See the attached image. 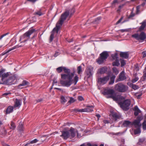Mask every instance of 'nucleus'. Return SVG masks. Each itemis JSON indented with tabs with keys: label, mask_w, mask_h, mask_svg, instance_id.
I'll return each mask as SVG.
<instances>
[{
	"label": "nucleus",
	"mask_w": 146,
	"mask_h": 146,
	"mask_svg": "<svg viewBox=\"0 0 146 146\" xmlns=\"http://www.w3.org/2000/svg\"><path fill=\"white\" fill-rule=\"evenodd\" d=\"M112 116L115 120H116L117 119L119 118L120 117L116 113L113 114Z\"/></svg>",
	"instance_id": "nucleus-32"
},
{
	"label": "nucleus",
	"mask_w": 146,
	"mask_h": 146,
	"mask_svg": "<svg viewBox=\"0 0 146 146\" xmlns=\"http://www.w3.org/2000/svg\"><path fill=\"white\" fill-rule=\"evenodd\" d=\"M18 130L20 131H21L23 130V126L22 123H20V124L18 127Z\"/></svg>",
	"instance_id": "nucleus-29"
},
{
	"label": "nucleus",
	"mask_w": 146,
	"mask_h": 146,
	"mask_svg": "<svg viewBox=\"0 0 146 146\" xmlns=\"http://www.w3.org/2000/svg\"><path fill=\"white\" fill-rule=\"evenodd\" d=\"M82 72V70L81 66H79L77 68L78 73H80Z\"/></svg>",
	"instance_id": "nucleus-41"
},
{
	"label": "nucleus",
	"mask_w": 146,
	"mask_h": 146,
	"mask_svg": "<svg viewBox=\"0 0 146 146\" xmlns=\"http://www.w3.org/2000/svg\"><path fill=\"white\" fill-rule=\"evenodd\" d=\"M100 56L97 59V62L100 64L103 63L109 56L108 54L107 51H104L100 54Z\"/></svg>",
	"instance_id": "nucleus-6"
},
{
	"label": "nucleus",
	"mask_w": 146,
	"mask_h": 146,
	"mask_svg": "<svg viewBox=\"0 0 146 146\" xmlns=\"http://www.w3.org/2000/svg\"><path fill=\"white\" fill-rule=\"evenodd\" d=\"M79 111V112H86V108L82 109H80V110Z\"/></svg>",
	"instance_id": "nucleus-55"
},
{
	"label": "nucleus",
	"mask_w": 146,
	"mask_h": 146,
	"mask_svg": "<svg viewBox=\"0 0 146 146\" xmlns=\"http://www.w3.org/2000/svg\"><path fill=\"white\" fill-rule=\"evenodd\" d=\"M139 78L137 77H135V78L133 79L132 80V82L133 83H135L138 80Z\"/></svg>",
	"instance_id": "nucleus-46"
},
{
	"label": "nucleus",
	"mask_w": 146,
	"mask_h": 146,
	"mask_svg": "<svg viewBox=\"0 0 146 146\" xmlns=\"http://www.w3.org/2000/svg\"><path fill=\"white\" fill-rule=\"evenodd\" d=\"M75 11L74 7L70 8L69 9H66L65 12L62 14L61 18L59 21L56 24V27H55L51 32L50 36V40L51 41L53 40L54 35L56 36L58 33V31L61 27L63 22L69 15H70L73 14Z\"/></svg>",
	"instance_id": "nucleus-1"
},
{
	"label": "nucleus",
	"mask_w": 146,
	"mask_h": 146,
	"mask_svg": "<svg viewBox=\"0 0 146 146\" xmlns=\"http://www.w3.org/2000/svg\"><path fill=\"white\" fill-rule=\"evenodd\" d=\"M6 71L5 69L2 68H0V73H3Z\"/></svg>",
	"instance_id": "nucleus-50"
},
{
	"label": "nucleus",
	"mask_w": 146,
	"mask_h": 146,
	"mask_svg": "<svg viewBox=\"0 0 146 146\" xmlns=\"http://www.w3.org/2000/svg\"><path fill=\"white\" fill-rule=\"evenodd\" d=\"M70 70L73 72V73H75V69L74 68H71Z\"/></svg>",
	"instance_id": "nucleus-61"
},
{
	"label": "nucleus",
	"mask_w": 146,
	"mask_h": 146,
	"mask_svg": "<svg viewBox=\"0 0 146 146\" xmlns=\"http://www.w3.org/2000/svg\"><path fill=\"white\" fill-rule=\"evenodd\" d=\"M130 86L134 90L137 89L139 88L138 86L133 84H131L130 85Z\"/></svg>",
	"instance_id": "nucleus-34"
},
{
	"label": "nucleus",
	"mask_w": 146,
	"mask_h": 146,
	"mask_svg": "<svg viewBox=\"0 0 146 146\" xmlns=\"http://www.w3.org/2000/svg\"><path fill=\"white\" fill-rule=\"evenodd\" d=\"M132 123V125H134L136 127H139L141 125H140V122L137 119L135 120Z\"/></svg>",
	"instance_id": "nucleus-19"
},
{
	"label": "nucleus",
	"mask_w": 146,
	"mask_h": 146,
	"mask_svg": "<svg viewBox=\"0 0 146 146\" xmlns=\"http://www.w3.org/2000/svg\"><path fill=\"white\" fill-rule=\"evenodd\" d=\"M110 78V74H109L107 76L103 77L100 78H98V82L100 83L101 84H106L109 80Z\"/></svg>",
	"instance_id": "nucleus-9"
},
{
	"label": "nucleus",
	"mask_w": 146,
	"mask_h": 146,
	"mask_svg": "<svg viewBox=\"0 0 146 146\" xmlns=\"http://www.w3.org/2000/svg\"><path fill=\"white\" fill-rule=\"evenodd\" d=\"M115 89L118 92L124 93L128 90V87L127 86L122 83H119L115 85Z\"/></svg>",
	"instance_id": "nucleus-4"
},
{
	"label": "nucleus",
	"mask_w": 146,
	"mask_h": 146,
	"mask_svg": "<svg viewBox=\"0 0 146 146\" xmlns=\"http://www.w3.org/2000/svg\"><path fill=\"white\" fill-rule=\"evenodd\" d=\"M128 30L127 29H121L120 30V31L121 32L123 33L125 31H127Z\"/></svg>",
	"instance_id": "nucleus-64"
},
{
	"label": "nucleus",
	"mask_w": 146,
	"mask_h": 146,
	"mask_svg": "<svg viewBox=\"0 0 146 146\" xmlns=\"http://www.w3.org/2000/svg\"><path fill=\"white\" fill-rule=\"evenodd\" d=\"M143 58H144L146 56V51L143 52L142 53Z\"/></svg>",
	"instance_id": "nucleus-59"
},
{
	"label": "nucleus",
	"mask_w": 146,
	"mask_h": 146,
	"mask_svg": "<svg viewBox=\"0 0 146 146\" xmlns=\"http://www.w3.org/2000/svg\"><path fill=\"white\" fill-rule=\"evenodd\" d=\"M86 108V112H89L93 111V109L94 107L93 106H87Z\"/></svg>",
	"instance_id": "nucleus-24"
},
{
	"label": "nucleus",
	"mask_w": 146,
	"mask_h": 146,
	"mask_svg": "<svg viewBox=\"0 0 146 146\" xmlns=\"http://www.w3.org/2000/svg\"><path fill=\"white\" fill-rule=\"evenodd\" d=\"M113 66H118L120 65L119 61V59L115 60V61L113 62Z\"/></svg>",
	"instance_id": "nucleus-26"
},
{
	"label": "nucleus",
	"mask_w": 146,
	"mask_h": 146,
	"mask_svg": "<svg viewBox=\"0 0 146 146\" xmlns=\"http://www.w3.org/2000/svg\"><path fill=\"white\" fill-rule=\"evenodd\" d=\"M60 54V53L58 51L56 52L54 54V57H56L58 56Z\"/></svg>",
	"instance_id": "nucleus-53"
},
{
	"label": "nucleus",
	"mask_w": 146,
	"mask_h": 146,
	"mask_svg": "<svg viewBox=\"0 0 146 146\" xmlns=\"http://www.w3.org/2000/svg\"><path fill=\"white\" fill-rule=\"evenodd\" d=\"M39 141V140H38L36 139H35L34 140L30 141V143L31 144L37 142L38 141Z\"/></svg>",
	"instance_id": "nucleus-44"
},
{
	"label": "nucleus",
	"mask_w": 146,
	"mask_h": 146,
	"mask_svg": "<svg viewBox=\"0 0 146 146\" xmlns=\"http://www.w3.org/2000/svg\"><path fill=\"white\" fill-rule=\"evenodd\" d=\"M119 61L120 62L121 66V67H123L126 64V62L125 60L122 59H119Z\"/></svg>",
	"instance_id": "nucleus-31"
},
{
	"label": "nucleus",
	"mask_w": 146,
	"mask_h": 146,
	"mask_svg": "<svg viewBox=\"0 0 146 146\" xmlns=\"http://www.w3.org/2000/svg\"><path fill=\"white\" fill-rule=\"evenodd\" d=\"M143 118V116L142 115H140L138 116L137 117V120H138L140 122Z\"/></svg>",
	"instance_id": "nucleus-35"
},
{
	"label": "nucleus",
	"mask_w": 146,
	"mask_h": 146,
	"mask_svg": "<svg viewBox=\"0 0 146 146\" xmlns=\"http://www.w3.org/2000/svg\"><path fill=\"white\" fill-rule=\"evenodd\" d=\"M14 108L13 106H9L5 111V114H7L12 112L13 111Z\"/></svg>",
	"instance_id": "nucleus-14"
},
{
	"label": "nucleus",
	"mask_w": 146,
	"mask_h": 146,
	"mask_svg": "<svg viewBox=\"0 0 146 146\" xmlns=\"http://www.w3.org/2000/svg\"><path fill=\"white\" fill-rule=\"evenodd\" d=\"M9 76V74H0V77L2 81L5 82V78Z\"/></svg>",
	"instance_id": "nucleus-17"
},
{
	"label": "nucleus",
	"mask_w": 146,
	"mask_h": 146,
	"mask_svg": "<svg viewBox=\"0 0 146 146\" xmlns=\"http://www.w3.org/2000/svg\"><path fill=\"white\" fill-rule=\"evenodd\" d=\"M22 100L20 99H16L15 102L14 108H19L21 105Z\"/></svg>",
	"instance_id": "nucleus-13"
},
{
	"label": "nucleus",
	"mask_w": 146,
	"mask_h": 146,
	"mask_svg": "<svg viewBox=\"0 0 146 146\" xmlns=\"http://www.w3.org/2000/svg\"><path fill=\"white\" fill-rule=\"evenodd\" d=\"M35 31V30L34 29L29 30L28 31L26 32L23 35L20 36V41H21L22 40H23L21 42H25L29 38L30 36Z\"/></svg>",
	"instance_id": "nucleus-5"
},
{
	"label": "nucleus",
	"mask_w": 146,
	"mask_h": 146,
	"mask_svg": "<svg viewBox=\"0 0 146 146\" xmlns=\"http://www.w3.org/2000/svg\"><path fill=\"white\" fill-rule=\"evenodd\" d=\"M142 127L143 129L144 130H146V122H145V121H144L143 123Z\"/></svg>",
	"instance_id": "nucleus-42"
},
{
	"label": "nucleus",
	"mask_w": 146,
	"mask_h": 146,
	"mask_svg": "<svg viewBox=\"0 0 146 146\" xmlns=\"http://www.w3.org/2000/svg\"><path fill=\"white\" fill-rule=\"evenodd\" d=\"M105 94L108 96L107 97V98H111L115 101H120L124 99V98L120 95L114 96L113 95L114 93V91L113 89H107L104 91Z\"/></svg>",
	"instance_id": "nucleus-3"
},
{
	"label": "nucleus",
	"mask_w": 146,
	"mask_h": 146,
	"mask_svg": "<svg viewBox=\"0 0 146 146\" xmlns=\"http://www.w3.org/2000/svg\"><path fill=\"white\" fill-rule=\"evenodd\" d=\"M61 102L63 103L64 104L66 101V100L64 96H62L61 97Z\"/></svg>",
	"instance_id": "nucleus-40"
},
{
	"label": "nucleus",
	"mask_w": 146,
	"mask_h": 146,
	"mask_svg": "<svg viewBox=\"0 0 146 146\" xmlns=\"http://www.w3.org/2000/svg\"><path fill=\"white\" fill-rule=\"evenodd\" d=\"M146 25V23L145 21H144L142 23V25L140 27V30H143L145 28Z\"/></svg>",
	"instance_id": "nucleus-30"
},
{
	"label": "nucleus",
	"mask_w": 146,
	"mask_h": 146,
	"mask_svg": "<svg viewBox=\"0 0 146 146\" xmlns=\"http://www.w3.org/2000/svg\"><path fill=\"white\" fill-rule=\"evenodd\" d=\"M134 111H135L134 115L135 116H137L139 113L141 112V111L139 109L137 106H135L134 107Z\"/></svg>",
	"instance_id": "nucleus-15"
},
{
	"label": "nucleus",
	"mask_w": 146,
	"mask_h": 146,
	"mask_svg": "<svg viewBox=\"0 0 146 146\" xmlns=\"http://www.w3.org/2000/svg\"><path fill=\"white\" fill-rule=\"evenodd\" d=\"M140 131L139 129H137L134 131V134H137L140 133Z\"/></svg>",
	"instance_id": "nucleus-48"
},
{
	"label": "nucleus",
	"mask_w": 146,
	"mask_h": 146,
	"mask_svg": "<svg viewBox=\"0 0 146 146\" xmlns=\"http://www.w3.org/2000/svg\"><path fill=\"white\" fill-rule=\"evenodd\" d=\"M75 101V100L72 98L71 97L70 100L68 101V102L70 103H73Z\"/></svg>",
	"instance_id": "nucleus-49"
},
{
	"label": "nucleus",
	"mask_w": 146,
	"mask_h": 146,
	"mask_svg": "<svg viewBox=\"0 0 146 146\" xmlns=\"http://www.w3.org/2000/svg\"><path fill=\"white\" fill-rule=\"evenodd\" d=\"M107 68L106 67H102L98 70V73H105L107 72Z\"/></svg>",
	"instance_id": "nucleus-18"
},
{
	"label": "nucleus",
	"mask_w": 146,
	"mask_h": 146,
	"mask_svg": "<svg viewBox=\"0 0 146 146\" xmlns=\"http://www.w3.org/2000/svg\"><path fill=\"white\" fill-rule=\"evenodd\" d=\"M131 36L139 41L143 40L146 38L145 34L143 32H141L140 34L138 33L132 35Z\"/></svg>",
	"instance_id": "nucleus-8"
},
{
	"label": "nucleus",
	"mask_w": 146,
	"mask_h": 146,
	"mask_svg": "<svg viewBox=\"0 0 146 146\" xmlns=\"http://www.w3.org/2000/svg\"><path fill=\"white\" fill-rule=\"evenodd\" d=\"M140 7V6H138L136 7V13L138 14L139 11V9Z\"/></svg>",
	"instance_id": "nucleus-52"
},
{
	"label": "nucleus",
	"mask_w": 146,
	"mask_h": 146,
	"mask_svg": "<svg viewBox=\"0 0 146 146\" xmlns=\"http://www.w3.org/2000/svg\"><path fill=\"white\" fill-rule=\"evenodd\" d=\"M111 56L113 59L114 60H116L117 59H119V58L117 56V53H115L114 54L111 55Z\"/></svg>",
	"instance_id": "nucleus-33"
},
{
	"label": "nucleus",
	"mask_w": 146,
	"mask_h": 146,
	"mask_svg": "<svg viewBox=\"0 0 146 146\" xmlns=\"http://www.w3.org/2000/svg\"><path fill=\"white\" fill-rule=\"evenodd\" d=\"M83 99V98L82 96H79L78 97V99L80 101H82Z\"/></svg>",
	"instance_id": "nucleus-58"
},
{
	"label": "nucleus",
	"mask_w": 146,
	"mask_h": 146,
	"mask_svg": "<svg viewBox=\"0 0 146 146\" xmlns=\"http://www.w3.org/2000/svg\"><path fill=\"white\" fill-rule=\"evenodd\" d=\"M93 68L91 66H90L88 68V73H92L93 72Z\"/></svg>",
	"instance_id": "nucleus-37"
},
{
	"label": "nucleus",
	"mask_w": 146,
	"mask_h": 146,
	"mask_svg": "<svg viewBox=\"0 0 146 146\" xmlns=\"http://www.w3.org/2000/svg\"><path fill=\"white\" fill-rule=\"evenodd\" d=\"M63 71L65 73H70V69L64 67H63Z\"/></svg>",
	"instance_id": "nucleus-27"
},
{
	"label": "nucleus",
	"mask_w": 146,
	"mask_h": 146,
	"mask_svg": "<svg viewBox=\"0 0 146 146\" xmlns=\"http://www.w3.org/2000/svg\"><path fill=\"white\" fill-rule=\"evenodd\" d=\"M62 134L60 135L64 139H66L70 137V133L68 131H61Z\"/></svg>",
	"instance_id": "nucleus-11"
},
{
	"label": "nucleus",
	"mask_w": 146,
	"mask_h": 146,
	"mask_svg": "<svg viewBox=\"0 0 146 146\" xmlns=\"http://www.w3.org/2000/svg\"><path fill=\"white\" fill-rule=\"evenodd\" d=\"M123 125L124 126L127 127L132 125V123L130 121L126 120L124 121Z\"/></svg>",
	"instance_id": "nucleus-21"
},
{
	"label": "nucleus",
	"mask_w": 146,
	"mask_h": 146,
	"mask_svg": "<svg viewBox=\"0 0 146 146\" xmlns=\"http://www.w3.org/2000/svg\"><path fill=\"white\" fill-rule=\"evenodd\" d=\"M145 141V139L144 138H141L139 139L138 143L140 145L143 143Z\"/></svg>",
	"instance_id": "nucleus-36"
},
{
	"label": "nucleus",
	"mask_w": 146,
	"mask_h": 146,
	"mask_svg": "<svg viewBox=\"0 0 146 146\" xmlns=\"http://www.w3.org/2000/svg\"><path fill=\"white\" fill-rule=\"evenodd\" d=\"M9 34V33H7L6 34H5L4 35H2L0 37V40H1L3 37L5 36H6V35H7ZM2 47V46H0V48H1Z\"/></svg>",
	"instance_id": "nucleus-54"
},
{
	"label": "nucleus",
	"mask_w": 146,
	"mask_h": 146,
	"mask_svg": "<svg viewBox=\"0 0 146 146\" xmlns=\"http://www.w3.org/2000/svg\"><path fill=\"white\" fill-rule=\"evenodd\" d=\"M11 94V93L10 92H6V93H4L2 95L3 96H7L9 94Z\"/></svg>",
	"instance_id": "nucleus-60"
},
{
	"label": "nucleus",
	"mask_w": 146,
	"mask_h": 146,
	"mask_svg": "<svg viewBox=\"0 0 146 146\" xmlns=\"http://www.w3.org/2000/svg\"><path fill=\"white\" fill-rule=\"evenodd\" d=\"M127 78L125 76L124 74H120L119 75V77L118 81H122L125 80Z\"/></svg>",
	"instance_id": "nucleus-16"
},
{
	"label": "nucleus",
	"mask_w": 146,
	"mask_h": 146,
	"mask_svg": "<svg viewBox=\"0 0 146 146\" xmlns=\"http://www.w3.org/2000/svg\"><path fill=\"white\" fill-rule=\"evenodd\" d=\"M29 84V82L26 80H24L22 83L18 86V87L20 88L22 86H25Z\"/></svg>",
	"instance_id": "nucleus-22"
},
{
	"label": "nucleus",
	"mask_w": 146,
	"mask_h": 146,
	"mask_svg": "<svg viewBox=\"0 0 146 146\" xmlns=\"http://www.w3.org/2000/svg\"><path fill=\"white\" fill-rule=\"evenodd\" d=\"M68 131L70 133V137L71 138L74 137L76 133L78 134L77 131L72 127H71Z\"/></svg>",
	"instance_id": "nucleus-10"
},
{
	"label": "nucleus",
	"mask_w": 146,
	"mask_h": 146,
	"mask_svg": "<svg viewBox=\"0 0 146 146\" xmlns=\"http://www.w3.org/2000/svg\"><path fill=\"white\" fill-rule=\"evenodd\" d=\"M134 70L137 71L139 70V67L137 65L135 66Z\"/></svg>",
	"instance_id": "nucleus-57"
},
{
	"label": "nucleus",
	"mask_w": 146,
	"mask_h": 146,
	"mask_svg": "<svg viewBox=\"0 0 146 146\" xmlns=\"http://www.w3.org/2000/svg\"><path fill=\"white\" fill-rule=\"evenodd\" d=\"M63 67H60L57 68H56V70L57 72L58 73H60L62 72V70H63Z\"/></svg>",
	"instance_id": "nucleus-38"
},
{
	"label": "nucleus",
	"mask_w": 146,
	"mask_h": 146,
	"mask_svg": "<svg viewBox=\"0 0 146 146\" xmlns=\"http://www.w3.org/2000/svg\"><path fill=\"white\" fill-rule=\"evenodd\" d=\"M36 14L38 15L39 16L41 15L42 14L40 11H38L36 12Z\"/></svg>",
	"instance_id": "nucleus-56"
},
{
	"label": "nucleus",
	"mask_w": 146,
	"mask_h": 146,
	"mask_svg": "<svg viewBox=\"0 0 146 146\" xmlns=\"http://www.w3.org/2000/svg\"><path fill=\"white\" fill-rule=\"evenodd\" d=\"M113 72L114 73H118L119 72V71L117 70V68L115 67H114L112 68Z\"/></svg>",
	"instance_id": "nucleus-43"
},
{
	"label": "nucleus",
	"mask_w": 146,
	"mask_h": 146,
	"mask_svg": "<svg viewBox=\"0 0 146 146\" xmlns=\"http://www.w3.org/2000/svg\"><path fill=\"white\" fill-rule=\"evenodd\" d=\"M16 79V76L15 75L13 76L10 77L7 80L6 82L10 85H11L13 84V81Z\"/></svg>",
	"instance_id": "nucleus-12"
},
{
	"label": "nucleus",
	"mask_w": 146,
	"mask_h": 146,
	"mask_svg": "<svg viewBox=\"0 0 146 146\" xmlns=\"http://www.w3.org/2000/svg\"><path fill=\"white\" fill-rule=\"evenodd\" d=\"M16 125L13 122H11L10 124V129L13 130L16 128Z\"/></svg>",
	"instance_id": "nucleus-28"
},
{
	"label": "nucleus",
	"mask_w": 146,
	"mask_h": 146,
	"mask_svg": "<svg viewBox=\"0 0 146 146\" xmlns=\"http://www.w3.org/2000/svg\"><path fill=\"white\" fill-rule=\"evenodd\" d=\"M115 78V76L114 75L113 76L111 77H110V81L109 82V85H112L114 83Z\"/></svg>",
	"instance_id": "nucleus-25"
},
{
	"label": "nucleus",
	"mask_w": 146,
	"mask_h": 146,
	"mask_svg": "<svg viewBox=\"0 0 146 146\" xmlns=\"http://www.w3.org/2000/svg\"><path fill=\"white\" fill-rule=\"evenodd\" d=\"M62 80L60 81V84L63 86L68 87L73 83L76 85L78 80L77 76L74 77V74H63L61 75Z\"/></svg>",
	"instance_id": "nucleus-2"
},
{
	"label": "nucleus",
	"mask_w": 146,
	"mask_h": 146,
	"mask_svg": "<svg viewBox=\"0 0 146 146\" xmlns=\"http://www.w3.org/2000/svg\"><path fill=\"white\" fill-rule=\"evenodd\" d=\"M135 15L132 12L131 13V14L129 16V17L131 18L134 17Z\"/></svg>",
	"instance_id": "nucleus-62"
},
{
	"label": "nucleus",
	"mask_w": 146,
	"mask_h": 146,
	"mask_svg": "<svg viewBox=\"0 0 146 146\" xmlns=\"http://www.w3.org/2000/svg\"><path fill=\"white\" fill-rule=\"evenodd\" d=\"M101 18L100 17H98L96 19L95 21L93 22L94 23H99V21L101 20Z\"/></svg>",
	"instance_id": "nucleus-39"
},
{
	"label": "nucleus",
	"mask_w": 146,
	"mask_h": 146,
	"mask_svg": "<svg viewBox=\"0 0 146 146\" xmlns=\"http://www.w3.org/2000/svg\"><path fill=\"white\" fill-rule=\"evenodd\" d=\"M123 17H121V18L116 23V25H117L121 22L122 20L123 19Z\"/></svg>",
	"instance_id": "nucleus-51"
},
{
	"label": "nucleus",
	"mask_w": 146,
	"mask_h": 146,
	"mask_svg": "<svg viewBox=\"0 0 146 146\" xmlns=\"http://www.w3.org/2000/svg\"><path fill=\"white\" fill-rule=\"evenodd\" d=\"M120 56L121 57L127 59L128 57L129 54L127 52H121L120 54Z\"/></svg>",
	"instance_id": "nucleus-20"
},
{
	"label": "nucleus",
	"mask_w": 146,
	"mask_h": 146,
	"mask_svg": "<svg viewBox=\"0 0 146 146\" xmlns=\"http://www.w3.org/2000/svg\"><path fill=\"white\" fill-rule=\"evenodd\" d=\"M15 42V43L16 42V40H15V39H14L13 38L10 41V43H12L13 42Z\"/></svg>",
	"instance_id": "nucleus-63"
},
{
	"label": "nucleus",
	"mask_w": 146,
	"mask_h": 146,
	"mask_svg": "<svg viewBox=\"0 0 146 146\" xmlns=\"http://www.w3.org/2000/svg\"><path fill=\"white\" fill-rule=\"evenodd\" d=\"M21 46H19V45H16V46L13 47H12L11 49L10 50H9L7 52H3L2 53V55H4L5 54H6L7 53L9 52L11 50H14V49H16V48H19Z\"/></svg>",
	"instance_id": "nucleus-23"
},
{
	"label": "nucleus",
	"mask_w": 146,
	"mask_h": 146,
	"mask_svg": "<svg viewBox=\"0 0 146 146\" xmlns=\"http://www.w3.org/2000/svg\"><path fill=\"white\" fill-rule=\"evenodd\" d=\"M141 80L143 81L146 80V74H144L142 77L141 78Z\"/></svg>",
	"instance_id": "nucleus-45"
},
{
	"label": "nucleus",
	"mask_w": 146,
	"mask_h": 146,
	"mask_svg": "<svg viewBox=\"0 0 146 146\" xmlns=\"http://www.w3.org/2000/svg\"><path fill=\"white\" fill-rule=\"evenodd\" d=\"M119 105L121 108L124 110H128L129 108V106L131 104V101L129 99L125 100L123 102L119 103Z\"/></svg>",
	"instance_id": "nucleus-7"
},
{
	"label": "nucleus",
	"mask_w": 146,
	"mask_h": 146,
	"mask_svg": "<svg viewBox=\"0 0 146 146\" xmlns=\"http://www.w3.org/2000/svg\"><path fill=\"white\" fill-rule=\"evenodd\" d=\"M86 75L85 76V77L88 78H90L92 76V74H86Z\"/></svg>",
	"instance_id": "nucleus-47"
}]
</instances>
